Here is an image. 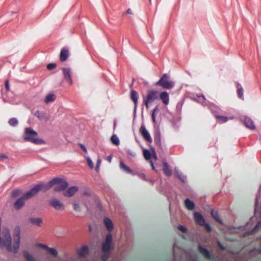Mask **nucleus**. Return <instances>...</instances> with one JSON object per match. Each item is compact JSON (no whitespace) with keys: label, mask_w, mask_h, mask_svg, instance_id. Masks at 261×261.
Masks as SVG:
<instances>
[{"label":"nucleus","mask_w":261,"mask_h":261,"mask_svg":"<svg viewBox=\"0 0 261 261\" xmlns=\"http://www.w3.org/2000/svg\"><path fill=\"white\" fill-rule=\"evenodd\" d=\"M15 232L13 243L12 244L10 232L7 227L1 228V219H0V247H5L8 251L14 253H16L19 248L20 228L16 226Z\"/></svg>","instance_id":"nucleus-1"},{"label":"nucleus","mask_w":261,"mask_h":261,"mask_svg":"<svg viewBox=\"0 0 261 261\" xmlns=\"http://www.w3.org/2000/svg\"><path fill=\"white\" fill-rule=\"evenodd\" d=\"M37 133L30 127H26L24 130L23 140L31 142L36 144H44L45 141L41 139L37 138Z\"/></svg>","instance_id":"nucleus-2"},{"label":"nucleus","mask_w":261,"mask_h":261,"mask_svg":"<svg viewBox=\"0 0 261 261\" xmlns=\"http://www.w3.org/2000/svg\"><path fill=\"white\" fill-rule=\"evenodd\" d=\"M49 185L55 186L54 191L58 192L64 190L68 186V182L64 179L56 177L49 181Z\"/></svg>","instance_id":"nucleus-3"},{"label":"nucleus","mask_w":261,"mask_h":261,"mask_svg":"<svg viewBox=\"0 0 261 261\" xmlns=\"http://www.w3.org/2000/svg\"><path fill=\"white\" fill-rule=\"evenodd\" d=\"M174 85V82L170 80V76L167 73L164 74L160 80L155 83V85L160 86L166 89H172Z\"/></svg>","instance_id":"nucleus-4"},{"label":"nucleus","mask_w":261,"mask_h":261,"mask_svg":"<svg viewBox=\"0 0 261 261\" xmlns=\"http://www.w3.org/2000/svg\"><path fill=\"white\" fill-rule=\"evenodd\" d=\"M158 97V92L156 91L151 90L149 91L145 99H144V103L147 108L149 107V104L152 103L154 100Z\"/></svg>","instance_id":"nucleus-5"},{"label":"nucleus","mask_w":261,"mask_h":261,"mask_svg":"<svg viewBox=\"0 0 261 261\" xmlns=\"http://www.w3.org/2000/svg\"><path fill=\"white\" fill-rule=\"evenodd\" d=\"M112 241V236L111 233L108 234L106 236L105 241L102 244L101 249L104 253H108L111 248Z\"/></svg>","instance_id":"nucleus-6"},{"label":"nucleus","mask_w":261,"mask_h":261,"mask_svg":"<svg viewBox=\"0 0 261 261\" xmlns=\"http://www.w3.org/2000/svg\"><path fill=\"white\" fill-rule=\"evenodd\" d=\"M42 188V186L40 185H36L33 188H32L28 192L25 193L23 195L25 199H29L35 195H36L38 192L41 190Z\"/></svg>","instance_id":"nucleus-7"},{"label":"nucleus","mask_w":261,"mask_h":261,"mask_svg":"<svg viewBox=\"0 0 261 261\" xmlns=\"http://www.w3.org/2000/svg\"><path fill=\"white\" fill-rule=\"evenodd\" d=\"M62 71L64 80L70 85H72L73 84V80L71 76V68H63Z\"/></svg>","instance_id":"nucleus-8"},{"label":"nucleus","mask_w":261,"mask_h":261,"mask_svg":"<svg viewBox=\"0 0 261 261\" xmlns=\"http://www.w3.org/2000/svg\"><path fill=\"white\" fill-rule=\"evenodd\" d=\"M49 203L57 211H62L64 209V204L58 198H53Z\"/></svg>","instance_id":"nucleus-9"},{"label":"nucleus","mask_w":261,"mask_h":261,"mask_svg":"<svg viewBox=\"0 0 261 261\" xmlns=\"http://www.w3.org/2000/svg\"><path fill=\"white\" fill-rule=\"evenodd\" d=\"M140 132L141 135L148 142L151 143L152 141V138L148 131L146 129L144 125H142L140 128Z\"/></svg>","instance_id":"nucleus-10"},{"label":"nucleus","mask_w":261,"mask_h":261,"mask_svg":"<svg viewBox=\"0 0 261 261\" xmlns=\"http://www.w3.org/2000/svg\"><path fill=\"white\" fill-rule=\"evenodd\" d=\"M244 123L245 126L248 129L253 130L255 129V125L253 121L249 117L246 116L244 118Z\"/></svg>","instance_id":"nucleus-11"},{"label":"nucleus","mask_w":261,"mask_h":261,"mask_svg":"<svg viewBox=\"0 0 261 261\" xmlns=\"http://www.w3.org/2000/svg\"><path fill=\"white\" fill-rule=\"evenodd\" d=\"M70 53L68 48L64 47L61 49L60 55V60L62 62H64L67 60L69 57Z\"/></svg>","instance_id":"nucleus-12"},{"label":"nucleus","mask_w":261,"mask_h":261,"mask_svg":"<svg viewBox=\"0 0 261 261\" xmlns=\"http://www.w3.org/2000/svg\"><path fill=\"white\" fill-rule=\"evenodd\" d=\"M27 200L23 195L22 197L18 198L13 204L14 207L16 210H19L24 204L25 201Z\"/></svg>","instance_id":"nucleus-13"},{"label":"nucleus","mask_w":261,"mask_h":261,"mask_svg":"<svg viewBox=\"0 0 261 261\" xmlns=\"http://www.w3.org/2000/svg\"><path fill=\"white\" fill-rule=\"evenodd\" d=\"M130 98L133 101L134 103V112L136 113L137 106H138V93L135 90H132L130 92Z\"/></svg>","instance_id":"nucleus-14"},{"label":"nucleus","mask_w":261,"mask_h":261,"mask_svg":"<svg viewBox=\"0 0 261 261\" xmlns=\"http://www.w3.org/2000/svg\"><path fill=\"white\" fill-rule=\"evenodd\" d=\"M78 190V187L76 186H72L69 188L66 191L64 192V195L67 197L72 196Z\"/></svg>","instance_id":"nucleus-15"},{"label":"nucleus","mask_w":261,"mask_h":261,"mask_svg":"<svg viewBox=\"0 0 261 261\" xmlns=\"http://www.w3.org/2000/svg\"><path fill=\"white\" fill-rule=\"evenodd\" d=\"M194 218L195 221L201 225L205 224V220L201 214L199 213L195 212L194 213Z\"/></svg>","instance_id":"nucleus-16"},{"label":"nucleus","mask_w":261,"mask_h":261,"mask_svg":"<svg viewBox=\"0 0 261 261\" xmlns=\"http://www.w3.org/2000/svg\"><path fill=\"white\" fill-rule=\"evenodd\" d=\"M95 201V197L93 195H90L88 198H86L85 200V205L87 209L89 210L91 207V205L93 204Z\"/></svg>","instance_id":"nucleus-17"},{"label":"nucleus","mask_w":261,"mask_h":261,"mask_svg":"<svg viewBox=\"0 0 261 261\" xmlns=\"http://www.w3.org/2000/svg\"><path fill=\"white\" fill-rule=\"evenodd\" d=\"M103 223L107 229L109 231H111L114 227L112 221L109 218L106 217L103 219Z\"/></svg>","instance_id":"nucleus-18"},{"label":"nucleus","mask_w":261,"mask_h":261,"mask_svg":"<svg viewBox=\"0 0 261 261\" xmlns=\"http://www.w3.org/2000/svg\"><path fill=\"white\" fill-rule=\"evenodd\" d=\"M160 97L163 102L167 105L169 102V96L168 93L166 91H163L161 92Z\"/></svg>","instance_id":"nucleus-19"},{"label":"nucleus","mask_w":261,"mask_h":261,"mask_svg":"<svg viewBox=\"0 0 261 261\" xmlns=\"http://www.w3.org/2000/svg\"><path fill=\"white\" fill-rule=\"evenodd\" d=\"M29 222L34 225L40 226L42 223V220L38 217H31L28 219Z\"/></svg>","instance_id":"nucleus-20"},{"label":"nucleus","mask_w":261,"mask_h":261,"mask_svg":"<svg viewBox=\"0 0 261 261\" xmlns=\"http://www.w3.org/2000/svg\"><path fill=\"white\" fill-rule=\"evenodd\" d=\"M79 255L80 257H84L89 253V248L88 246H84L77 250Z\"/></svg>","instance_id":"nucleus-21"},{"label":"nucleus","mask_w":261,"mask_h":261,"mask_svg":"<svg viewBox=\"0 0 261 261\" xmlns=\"http://www.w3.org/2000/svg\"><path fill=\"white\" fill-rule=\"evenodd\" d=\"M237 94L239 98L242 99V100L244 99V89L243 87L241 86V85L237 83Z\"/></svg>","instance_id":"nucleus-22"},{"label":"nucleus","mask_w":261,"mask_h":261,"mask_svg":"<svg viewBox=\"0 0 261 261\" xmlns=\"http://www.w3.org/2000/svg\"><path fill=\"white\" fill-rule=\"evenodd\" d=\"M197 99L194 98V99L203 105H207L208 101L203 95H196Z\"/></svg>","instance_id":"nucleus-23"},{"label":"nucleus","mask_w":261,"mask_h":261,"mask_svg":"<svg viewBox=\"0 0 261 261\" xmlns=\"http://www.w3.org/2000/svg\"><path fill=\"white\" fill-rule=\"evenodd\" d=\"M185 204L187 208L189 210H193L195 207L194 203L189 198H187L185 200Z\"/></svg>","instance_id":"nucleus-24"},{"label":"nucleus","mask_w":261,"mask_h":261,"mask_svg":"<svg viewBox=\"0 0 261 261\" xmlns=\"http://www.w3.org/2000/svg\"><path fill=\"white\" fill-rule=\"evenodd\" d=\"M120 168L127 173H132L133 172L131 169L126 166L122 160L120 161Z\"/></svg>","instance_id":"nucleus-25"},{"label":"nucleus","mask_w":261,"mask_h":261,"mask_svg":"<svg viewBox=\"0 0 261 261\" xmlns=\"http://www.w3.org/2000/svg\"><path fill=\"white\" fill-rule=\"evenodd\" d=\"M56 99V96L54 94L49 93L47 94L44 99V102L46 103L54 101Z\"/></svg>","instance_id":"nucleus-26"},{"label":"nucleus","mask_w":261,"mask_h":261,"mask_svg":"<svg viewBox=\"0 0 261 261\" xmlns=\"http://www.w3.org/2000/svg\"><path fill=\"white\" fill-rule=\"evenodd\" d=\"M163 170L164 173L168 176H170L171 175V171L168 164L166 162L163 164Z\"/></svg>","instance_id":"nucleus-27"},{"label":"nucleus","mask_w":261,"mask_h":261,"mask_svg":"<svg viewBox=\"0 0 261 261\" xmlns=\"http://www.w3.org/2000/svg\"><path fill=\"white\" fill-rule=\"evenodd\" d=\"M143 154L146 160L150 161L152 156V149H151V151L147 149H143Z\"/></svg>","instance_id":"nucleus-28"},{"label":"nucleus","mask_w":261,"mask_h":261,"mask_svg":"<svg viewBox=\"0 0 261 261\" xmlns=\"http://www.w3.org/2000/svg\"><path fill=\"white\" fill-rule=\"evenodd\" d=\"M23 255L27 261H35V259L33 256L28 251H24L23 252Z\"/></svg>","instance_id":"nucleus-29"},{"label":"nucleus","mask_w":261,"mask_h":261,"mask_svg":"<svg viewBox=\"0 0 261 261\" xmlns=\"http://www.w3.org/2000/svg\"><path fill=\"white\" fill-rule=\"evenodd\" d=\"M159 111V108L158 106H156L154 109L152 111V114H151V119L154 124H155L156 121V118H155V115L156 113H158Z\"/></svg>","instance_id":"nucleus-30"},{"label":"nucleus","mask_w":261,"mask_h":261,"mask_svg":"<svg viewBox=\"0 0 261 261\" xmlns=\"http://www.w3.org/2000/svg\"><path fill=\"white\" fill-rule=\"evenodd\" d=\"M211 215L216 221L219 222L220 223H222L221 219L219 218L218 213L213 209L211 210Z\"/></svg>","instance_id":"nucleus-31"},{"label":"nucleus","mask_w":261,"mask_h":261,"mask_svg":"<svg viewBox=\"0 0 261 261\" xmlns=\"http://www.w3.org/2000/svg\"><path fill=\"white\" fill-rule=\"evenodd\" d=\"M199 251L201 253H202L204 255L206 256V258H210L209 252L205 248H203L200 245L198 246Z\"/></svg>","instance_id":"nucleus-32"},{"label":"nucleus","mask_w":261,"mask_h":261,"mask_svg":"<svg viewBox=\"0 0 261 261\" xmlns=\"http://www.w3.org/2000/svg\"><path fill=\"white\" fill-rule=\"evenodd\" d=\"M175 173L176 174V176L182 182H185L186 181V176L182 175L181 174V173L179 172V171L177 169H176V168L175 169Z\"/></svg>","instance_id":"nucleus-33"},{"label":"nucleus","mask_w":261,"mask_h":261,"mask_svg":"<svg viewBox=\"0 0 261 261\" xmlns=\"http://www.w3.org/2000/svg\"><path fill=\"white\" fill-rule=\"evenodd\" d=\"M111 141L115 145H118L120 144L119 139L115 134L113 135L111 137Z\"/></svg>","instance_id":"nucleus-34"},{"label":"nucleus","mask_w":261,"mask_h":261,"mask_svg":"<svg viewBox=\"0 0 261 261\" xmlns=\"http://www.w3.org/2000/svg\"><path fill=\"white\" fill-rule=\"evenodd\" d=\"M46 250L48 251V253L50 254V255H52L54 256H56L58 255V251L54 248L48 247Z\"/></svg>","instance_id":"nucleus-35"},{"label":"nucleus","mask_w":261,"mask_h":261,"mask_svg":"<svg viewBox=\"0 0 261 261\" xmlns=\"http://www.w3.org/2000/svg\"><path fill=\"white\" fill-rule=\"evenodd\" d=\"M216 118L218 119L220 123H225L227 122L229 119L227 117L219 115L216 116Z\"/></svg>","instance_id":"nucleus-36"},{"label":"nucleus","mask_w":261,"mask_h":261,"mask_svg":"<svg viewBox=\"0 0 261 261\" xmlns=\"http://www.w3.org/2000/svg\"><path fill=\"white\" fill-rule=\"evenodd\" d=\"M9 124L12 126H16L18 124V120L16 118H12L9 120Z\"/></svg>","instance_id":"nucleus-37"},{"label":"nucleus","mask_w":261,"mask_h":261,"mask_svg":"<svg viewBox=\"0 0 261 261\" xmlns=\"http://www.w3.org/2000/svg\"><path fill=\"white\" fill-rule=\"evenodd\" d=\"M86 160L87 161L88 165L89 167H90V168L91 169H93L94 165H93V162H92V160L91 159V158L89 156H87Z\"/></svg>","instance_id":"nucleus-38"},{"label":"nucleus","mask_w":261,"mask_h":261,"mask_svg":"<svg viewBox=\"0 0 261 261\" xmlns=\"http://www.w3.org/2000/svg\"><path fill=\"white\" fill-rule=\"evenodd\" d=\"M73 209L75 211L77 212H81V207L80 204L77 202H74L73 204Z\"/></svg>","instance_id":"nucleus-39"},{"label":"nucleus","mask_w":261,"mask_h":261,"mask_svg":"<svg viewBox=\"0 0 261 261\" xmlns=\"http://www.w3.org/2000/svg\"><path fill=\"white\" fill-rule=\"evenodd\" d=\"M101 164V160L100 159H98L96 161V165L95 167V170L97 172L99 171V167Z\"/></svg>","instance_id":"nucleus-40"},{"label":"nucleus","mask_w":261,"mask_h":261,"mask_svg":"<svg viewBox=\"0 0 261 261\" xmlns=\"http://www.w3.org/2000/svg\"><path fill=\"white\" fill-rule=\"evenodd\" d=\"M20 193V191L18 189H15L14 190L12 193L11 195L12 197H16L17 196L19 193Z\"/></svg>","instance_id":"nucleus-41"},{"label":"nucleus","mask_w":261,"mask_h":261,"mask_svg":"<svg viewBox=\"0 0 261 261\" xmlns=\"http://www.w3.org/2000/svg\"><path fill=\"white\" fill-rule=\"evenodd\" d=\"M56 67V64L54 63H49L47 65V68L49 70L54 69Z\"/></svg>","instance_id":"nucleus-42"},{"label":"nucleus","mask_w":261,"mask_h":261,"mask_svg":"<svg viewBox=\"0 0 261 261\" xmlns=\"http://www.w3.org/2000/svg\"><path fill=\"white\" fill-rule=\"evenodd\" d=\"M152 156L155 161L157 160L158 157L155 151L153 148H152Z\"/></svg>","instance_id":"nucleus-43"},{"label":"nucleus","mask_w":261,"mask_h":261,"mask_svg":"<svg viewBox=\"0 0 261 261\" xmlns=\"http://www.w3.org/2000/svg\"><path fill=\"white\" fill-rule=\"evenodd\" d=\"M178 228L182 232H186V228L182 225H178Z\"/></svg>","instance_id":"nucleus-44"},{"label":"nucleus","mask_w":261,"mask_h":261,"mask_svg":"<svg viewBox=\"0 0 261 261\" xmlns=\"http://www.w3.org/2000/svg\"><path fill=\"white\" fill-rule=\"evenodd\" d=\"M127 152L128 154L131 156L134 157L136 155V153L132 150L128 149Z\"/></svg>","instance_id":"nucleus-45"},{"label":"nucleus","mask_w":261,"mask_h":261,"mask_svg":"<svg viewBox=\"0 0 261 261\" xmlns=\"http://www.w3.org/2000/svg\"><path fill=\"white\" fill-rule=\"evenodd\" d=\"M80 146L81 148L83 149V150L85 152H87V148H86V146L84 144H80Z\"/></svg>","instance_id":"nucleus-46"},{"label":"nucleus","mask_w":261,"mask_h":261,"mask_svg":"<svg viewBox=\"0 0 261 261\" xmlns=\"http://www.w3.org/2000/svg\"><path fill=\"white\" fill-rule=\"evenodd\" d=\"M261 227V221H259L255 225L254 231Z\"/></svg>","instance_id":"nucleus-47"},{"label":"nucleus","mask_w":261,"mask_h":261,"mask_svg":"<svg viewBox=\"0 0 261 261\" xmlns=\"http://www.w3.org/2000/svg\"><path fill=\"white\" fill-rule=\"evenodd\" d=\"M149 163L150 164V165H151V167L152 170L156 171L155 168L154 166L153 162L151 161H149Z\"/></svg>","instance_id":"nucleus-48"},{"label":"nucleus","mask_w":261,"mask_h":261,"mask_svg":"<svg viewBox=\"0 0 261 261\" xmlns=\"http://www.w3.org/2000/svg\"><path fill=\"white\" fill-rule=\"evenodd\" d=\"M6 88L7 90H9L10 89V86L9 84V81H7L5 83Z\"/></svg>","instance_id":"nucleus-49"},{"label":"nucleus","mask_w":261,"mask_h":261,"mask_svg":"<svg viewBox=\"0 0 261 261\" xmlns=\"http://www.w3.org/2000/svg\"><path fill=\"white\" fill-rule=\"evenodd\" d=\"M38 246L43 247V248L47 249L48 247H47L46 245L43 244H39Z\"/></svg>","instance_id":"nucleus-50"},{"label":"nucleus","mask_w":261,"mask_h":261,"mask_svg":"<svg viewBox=\"0 0 261 261\" xmlns=\"http://www.w3.org/2000/svg\"><path fill=\"white\" fill-rule=\"evenodd\" d=\"M140 177H141L143 180H147V179H146V177H145V175L144 174H143V173L141 174L140 175Z\"/></svg>","instance_id":"nucleus-51"},{"label":"nucleus","mask_w":261,"mask_h":261,"mask_svg":"<svg viewBox=\"0 0 261 261\" xmlns=\"http://www.w3.org/2000/svg\"><path fill=\"white\" fill-rule=\"evenodd\" d=\"M7 156L5 154H1L0 155V160H2L4 159H7Z\"/></svg>","instance_id":"nucleus-52"},{"label":"nucleus","mask_w":261,"mask_h":261,"mask_svg":"<svg viewBox=\"0 0 261 261\" xmlns=\"http://www.w3.org/2000/svg\"><path fill=\"white\" fill-rule=\"evenodd\" d=\"M257 204H258V202H257V201H256L255 202V209L254 212H255V214H257V213H258L257 210V208H256Z\"/></svg>","instance_id":"nucleus-53"},{"label":"nucleus","mask_w":261,"mask_h":261,"mask_svg":"<svg viewBox=\"0 0 261 261\" xmlns=\"http://www.w3.org/2000/svg\"><path fill=\"white\" fill-rule=\"evenodd\" d=\"M112 157L113 156L111 155L108 156V161H109V162H110V163L111 162L112 160Z\"/></svg>","instance_id":"nucleus-54"},{"label":"nucleus","mask_w":261,"mask_h":261,"mask_svg":"<svg viewBox=\"0 0 261 261\" xmlns=\"http://www.w3.org/2000/svg\"><path fill=\"white\" fill-rule=\"evenodd\" d=\"M204 225H205L207 227V228L208 230H211V227L210 226V224H207V223H206Z\"/></svg>","instance_id":"nucleus-55"},{"label":"nucleus","mask_w":261,"mask_h":261,"mask_svg":"<svg viewBox=\"0 0 261 261\" xmlns=\"http://www.w3.org/2000/svg\"><path fill=\"white\" fill-rule=\"evenodd\" d=\"M126 13H128V14H132V11H131V10L130 9H128L127 10Z\"/></svg>","instance_id":"nucleus-56"},{"label":"nucleus","mask_w":261,"mask_h":261,"mask_svg":"<svg viewBox=\"0 0 261 261\" xmlns=\"http://www.w3.org/2000/svg\"><path fill=\"white\" fill-rule=\"evenodd\" d=\"M116 126V121H114V128L115 129V127Z\"/></svg>","instance_id":"nucleus-57"},{"label":"nucleus","mask_w":261,"mask_h":261,"mask_svg":"<svg viewBox=\"0 0 261 261\" xmlns=\"http://www.w3.org/2000/svg\"><path fill=\"white\" fill-rule=\"evenodd\" d=\"M106 258H107V257H106V256H102V259H103V260H104L106 259Z\"/></svg>","instance_id":"nucleus-58"},{"label":"nucleus","mask_w":261,"mask_h":261,"mask_svg":"<svg viewBox=\"0 0 261 261\" xmlns=\"http://www.w3.org/2000/svg\"><path fill=\"white\" fill-rule=\"evenodd\" d=\"M37 114H39V112H36V113H35V115H37Z\"/></svg>","instance_id":"nucleus-59"},{"label":"nucleus","mask_w":261,"mask_h":261,"mask_svg":"<svg viewBox=\"0 0 261 261\" xmlns=\"http://www.w3.org/2000/svg\"><path fill=\"white\" fill-rule=\"evenodd\" d=\"M229 119H233V117H230V118H229Z\"/></svg>","instance_id":"nucleus-60"},{"label":"nucleus","mask_w":261,"mask_h":261,"mask_svg":"<svg viewBox=\"0 0 261 261\" xmlns=\"http://www.w3.org/2000/svg\"><path fill=\"white\" fill-rule=\"evenodd\" d=\"M84 194L86 195V194H88V193H87V192H85L84 193Z\"/></svg>","instance_id":"nucleus-61"},{"label":"nucleus","mask_w":261,"mask_h":261,"mask_svg":"<svg viewBox=\"0 0 261 261\" xmlns=\"http://www.w3.org/2000/svg\"><path fill=\"white\" fill-rule=\"evenodd\" d=\"M220 246H221L222 247V248L223 249V247H222V246H221V245H220Z\"/></svg>","instance_id":"nucleus-62"},{"label":"nucleus","mask_w":261,"mask_h":261,"mask_svg":"<svg viewBox=\"0 0 261 261\" xmlns=\"http://www.w3.org/2000/svg\"><path fill=\"white\" fill-rule=\"evenodd\" d=\"M39 114H38L37 117H39Z\"/></svg>","instance_id":"nucleus-63"},{"label":"nucleus","mask_w":261,"mask_h":261,"mask_svg":"<svg viewBox=\"0 0 261 261\" xmlns=\"http://www.w3.org/2000/svg\"><path fill=\"white\" fill-rule=\"evenodd\" d=\"M39 114H38L37 117H39Z\"/></svg>","instance_id":"nucleus-64"}]
</instances>
